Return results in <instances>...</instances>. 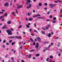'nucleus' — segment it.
Returning <instances> with one entry per match:
<instances>
[{"instance_id": "obj_50", "label": "nucleus", "mask_w": 62, "mask_h": 62, "mask_svg": "<svg viewBox=\"0 0 62 62\" xmlns=\"http://www.w3.org/2000/svg\"><path fill=\"white\" fill-rule=\"evenodd\" d=\"M34 41H37V40L36 39H35Z\"/></svg>"}, {"instance_id": "obj_56", "label": "nucleus", "mask_w": 62, "mask_h": 62, "mask_svg": "<svg viewBox=\"0 0 62 62\" xmlns=\"http://www.w3.org/2000/svg\"><path fill=\"white\" fill-rule=\"evenodd\" d=\"M54 2H55V3H58V2L56 1H54Z\"/></svg>"}, {"instance_id": "obj_28", "label": "nucleus", "mask_w": 62, "mask_h": 62, "mask_svg": "<svg viewBox=\"0 0 62 62\" xmlns=\"http://www.w3.org/2000/svg\"><path fill=\"white\" fill-rule=\"evenodd\" d=\"M30 40H31V41H32V42H33V39L32 38H31L30 39Z\"/></svg>"}, {"instance_id": "obj_36", "label": "nucleus", "mask_w": 62, "mask_h": 62, "mask_svg": "<svg viewBox=\"0 0 62 62\" xmlns=\"http://www.w3.org/2000/svg\"><path fill=\"white\" fill-rule=\"evenodd\" d=\"M38 18H40V19H43V18L40 17H38Z\"/></svg>"}, {"instance_id": "obj_7", "label": "nucleus", "mask_w": 62, "mask_h": 62, "mask_svg": "<svg viewBox=\"0 0 62 62\" xmlns=\"http://www.w3.org/2000/svg\"><path fill=\"white\" fill-rule=\"evenodd\" d=\"M37 39L38 41H39V42H40V41H41V39H40V38H39V37H38L37 38Z\"/></svg>"}, {"instance_id": "obj_26", "label": "nucleus", "mask_w": 62, "mask_h": 62, "mask_svg": "<svg viewBox=\"0 0 62 62\" xmlns=\"http://www.w3.org/2000/svg\"><path fill=\"white\" fill-rule=\"evenodd\" d=\"M31 4H29V8H31Z\"/></svg>"}, {"instance_id": "obj_61", "label": "nucleus", "mask_w": 62, "mask_h": 62, "mask_svg": "<svg viewBox=\"0 0 62 62\" xmlns=\"http://www.w3.org/2000/svg\"><path fill=\"white\" fill-rule=\"evenodd\" d=\"M43 58H41V60H43Z\"/></svg>"}, {"instance_id": "obj_25", "label": "nucleus", "mask_w": 62, "mask_h": 62, "mask_svg": "<svg viewBox=\"0 0 62 62\" xmlns=\"http://www.w3.org/2000/svg\"><path fill=\"white\" fill-rule=\"evenodd\" d=\"M42 33L44 34V35L45 34V32L44 31H42Z\"/></svg>"}, {"instance_id": "obj_59", "label": "nucleus", "mask_w": 62, "mask_h": 62, "mask_svg": "<svg viewBox=\"0 0 62 62\" xmlns=\"http://www.w3.org/2000/svg\"><path fill=\"white\" fill-rule=\"evenodd\" d=\"M58 37H56V38H55V39H58Z\"/></svg>"}, {"instance_id": "obj_60", "label": "nucleus", "mask_w": 62, "mask_h": 62, "mask_svg": "<svg viewBox=\"0 0 62 62\" xmlns=\"http://www.w3.org/2000/svg\"><path fill=\"white\" fill-rule=\"evenodd\" d=\"M56 53L57 54H59V52H56Z\"/></svg>"}, {"instance_id": "obj_44", "label": "nucleus", "mask_w": 62, "mask_h": 62, "mask_svg": "<svg viewBox=\"0 0 62 62\" xmlns=\"http://www.w3.org/2000/svg\"><path fill=\"white\" fill-rule=\"evenodd\" d=\"M14 43L13 42H12V45H14Z\"/></svg>"}, {"instance_id": "obj_45", "label": "nucleus", "mask_w": 62, "mask_h": 62, "mask_svg": "<svg viewBox=\"0 0 62 62\" xmlns=\"http://www.w3.org/2000/svg\"><path fill=\"white\" fill-rule=\"evenodd\" d=\"M58 2H60V3H61V2H62V1H60V0H57Z\"/></svg>"}, {"instance_id": "obj_43", "label": "nucleus", "mask_w": 62, "mask_h": 62, "mask_svg": "<svg viewBox=\"0 0 62 62\" xmlns=\"http://www.w3.org/2000/svg\"><path fill=\"white\" fill-rule=\"evenodd\" d=\"M50 11H48V12L47 13V14H50Z\"/></svg>"}, {"instance_id": "obj_55", "label": "nucleus", "mask_w": 62, "mask_h": 62, "mask_svg": "<svg viewBox=\"0 0 62 62\" xmlns=\"http://www.w3.org/2000/svg\"><path fill=\"white\" fill-rule=\"evenodd\" d=\"M1 11H3V12H4L5 11V10H1Z\"/></svg>"}, {"instance_id": "obj_3", "label": "nucleus", "mask_w": 62, "mask_h": 62, "mask_svg": "<svg viewBox=\"0 0 62 62\" xmlns=\"http://www.w3.org/2000/svg\"><path fill=\"white\" fill-rule=\"evenodd\" d=\"M46 35L47 37H48V38H50L51 37V33H49V34H48V33H47L46 34Z\"/></svg>"}, {"instance_id": "obj_20", "label": "nucleus", "mask_w": 62, "mask_h": 62, "mask_svg": "<svg viewBox=\"0 0 62 62\" xmlns=\"http://www.w3.org/2000/svg\"><path fill=\"white\" fill-rule=\"evenodd\" d=\"M35 44H36V42H35V41H34L33 43L32 44V45H35Z\"/></svg>"}, {"instance_id": "obj_15", "label": "nucleus", "mask_w": 62, "mask_h": 62, "mask_svg": "<svg viewBox=\"0 0 62 62\" xmlns=\"http://www.w3.org/2000/svg\"><path fill=\"white\" fill-rule=\"evenodd\" d=\"M22 7V5L21 6V5H19V6L18 7H17V8H20Z\"/></svg>"}, {"instance_id": "obj_11", "label": "nucleus", "mask_w": 62, "mask_h": 62, "mask_svg": "<svg viewBox=\"0 0 62 62\" xmlns=\"http://www.w3.org/2000/svg\"><path fill=\"white\" fill-rule=\"evenodd\" d=\"M7 16H8V14L7 13H5L3 15V16H5V17Z\"/></svg>"}, {"instance_id": "obj_9", "label": "nucleus", "mask_w": 62, "mask_h": 62, "mask_svg": "<svg viewBox=\"0 0 62 62\" xmlns=\"http://www.w3.org/2000/svg\"><path fill=\"white\" fill-rule=\"evenodd\" d=\"M39 43H36V47L37 48H38V47H39Z\"/></svg>"}, {"instance_id": "obj_19", "label": "nucleus", "mask_w": 62, "mask_h": 62, "mask_svg": "<svg viewBox=\"0 0 62 62\" xmlns=\"http://www.w3.org/2000/svg\"><path fill=\"white\" fill-rule=\"evenodd\" d=\"M43 43H45V44H47V43H49V42H43Z\"/></svg>"}, {"instance_id": "obj_49", "label": "nucleus", "mask_w": 62, "mask_h": 62, "mask_svg": "<svg viewBox=\"0 0 62 62\" xmlns=\"http://www.w3.org/2000/svg\"><path fill=\"white\" fill-rule=\"evenodd\" d=\"M2 18H3V16H1L0 17V19H2Z\"/></svg>"}, {"instance_id": "obj_40", "label": "nucleus", "mask_w": 62, "mask_h": 62, "mask_svg": "<svg viewBox=\"0 0 62 62\" xmlns=\"http://www.w3.org/2000/svg\"><path fill=\"white\" fill-rule=\"evenodd\" d=\"M26 26H27V27L28 28L29 27V26L27 25H26Z\"/></svg>"}, {"instance_id": "obj_30", "label": "nucleus", "mask_w": 62, "mask_h": 62, "mask_svg": "<svg viewBox=\"0 0 62 62\" xmlns=\"http://www.w3.org/2000/svg\"><path fill=\"white\" fill-rule=\"evenodd\" d=\"M56 17H54V18H53V20H56Z\"/></svg>"}, {"instance_id": "obj_22", "label": "nucleus", "mask_w": 62, "mask_h": 62, "mask_svg": "<svg viewBox=\"0 0 62 62\" xmlns=\"http://www.w3.org/2000/svg\"><path fill=\"white\" fill-rule=\"evenodd\" d=\"M31 54H30L29 55V56L28 57V58H31Z\"/></svg>"}, {"instance_id": "obj_48", "label": "nucleus", "mask_w": 62, "mask_h": 62, "mask_svg": "<svg viewBox=\"0 0 62 62\" xmlns=\"http://www.w3.org/2000/svg\"><path fill=\"white\" fill-rule=\"evenodd\" d=\"M2 47H4V48H5V45H3L2 46Z\"/></svg>"}, {"instance_id": "obj_1", "label": "nucleus", "mask_w": 62, "mask_h": 62, "mask_svg": "<svg viewBox=\"0 0 62 62\" xmlns=\"http://www.w3.org/2000/svg\"><path fill=\"white\" fill-rule=\"evenodd\" d=\"M6 32L7 33H8V35H11L12 33H11V31L10 30H6Z\"/></svg>"}, {"instance_id": "obj_17", "label": "nucleus", "mask_w": 62, "mask_h": 62, "mask_svg": "<svg viewBox=\"0 0 62 62\" xmlns=\"http://www.w3.org/2000/svg\"><path fill=\"white\" fill-rule=\"evenodd\" d=\"M39 6L40 7H41L42 6V4H41V3H39Z\"/></svg>"}, {"instance_id": "obj_39", "label": "nucleus", "mask_w": 62, "mask_h": 62, "mask_svg": "<svg viewBox=\"0 0 62 62\" xmlns=\"http://www.w3.org/2000/svg\"><path fill=\"white\" fill-rule=\"evenodd\" d=\"M22 27V26L21 25V26H19L18 27V28H21Z\"/></svg>"}, {"instance_id": "obj_63", "label": "nucleus", "mask_w": 62, "mask_h": 62, "mask_svg": "<svg viewBox=\"0 0 62 62\" xmlns=\"http://www.w3.org/2000/svg\"><path fill=\"white\" fill-rule=\"evenodd\" d=\"M11 30L13 31V29H12V28H11Z\"/></svg>"}, {"instance_id": "obj_21", "label": "nucleus", "mask_w": 62, "mask_h": 62, "mask_svg": "<svg viewBox=\"0 0 62 62\" xmlns=\"http://www.w3.org/2000/svg\"><path fill=\"white\" fill-rule=\"evenodd\" d=\"M56 21H54V20L52 22V23H56Z\"/></svg>"}, {"instance_id": "obj_47", "label": "nucleus", "mask_w": 62, "mask_h": 62, "mask_svg": "<svg viewBox=\"0 0 62 62\" xmlns=\"http://www.w3.org/2000/svg\"><path fill=\"white\" fill-rule=\"evenodd\" d=\"M51 45H49V46L48 47V48H49L50 47H51Z\"/></svg>"}, {"instance_id": "obj_16", "label": "nucleus", "mask_w": 62, "mask_h": 62, "mask_svg": "<svg viewBox=\"0 0 62 62\" xmlns=\"http://www.w3.org/2000/svg\"><path fill=\"white\" fill-rule=\"evenodd\" d=\"M49 57L50 58L52 59V58H53V56L52 55H51L49 56Z\"/></svg>"}, {"instance_id": "obj_38", "label": "nucleus", "mask_w": 62, "mask_h": 62, "mask_svg": "<svg viewBox=\"0 0 62 62\" xmlns=\"http://www.w3.org/2000/svg\"><path fill=\"white\" fill-rule=\"evenodd\" d=\"M5 28V27H3L2 28V29H4Z\"/></svg>"}, {"instance_id": "obj_24", "label": "nucleus", "mask_w": 62, "mask_h": 62, "mask_svg": "<svg viewBox=\"0 0 62 62\" xmlns=\"http://www.w3.org/2000/svg\"><path fill=\"white\" fill-rule=\"evenodd\" d=\"M39 54H37L36 55V56H39Z\"/></svg>"}, {"instance_id": "obj_18", "label": "nucleus", "mask_w": 62, "mask_h": 62, "mask_svg": "<svg viewBox=\"0 0 62 62\" xmlns=\"http://www.w3.org/2000/svg\"><path fill=\"white\" fill-rule=\"evenodd\" d=\"M11 59L12 60V61H14V57H11Z\"/></svg>"}, {"instance_id": "obj_51", "label": "nucleus", "mask_w": 62, "mask_h": 62, "mask_svg": "<svg viewBox=\"0 0 62 62\" xmlns=\"http://www.w3.org/2000/svg\"><path fill=\"white\" fill-rule=\"evenodd\" d=\"M46 21H50V20H48V19H47L46 20Z\"/></svg>"}, {"instance_id": "obj_42", "label": "nucleus", "mask_w": 62, "mask_h": 62, "mask_svg": "<svg viewBox=\"0 0 62 62\" xmlns=\"http://www.w3.org/2000/svg\"><path fill=\"white\" fill-rule=\"evenodd\" d=\"M29 31H30L31 32V31H32V29H29Z\"/></svg>"}, {"instance_id": "obj_2", "label": "nucleus", "mask_w": 62, "mask_h": 62, "mask_svg": "<svg viewBox=\"0 0 62 62\" xmlns=\"http://www.w3.org/2000/svg\"><path fill=\"white\" fill-rule=\"evenodd\" d=\"M56 4H50L49 5V6H50L51 8H53L54 7V6H55L56 5Z\"/></svg>"}, {"instance_id": "obj_57", "label": "nucleus", "mask_w": 62, "mask_h": 62, "mask_svg": "<svg viewBox=\"0 0 62 62\" xmlns=\"http://www.w3.org/2000/svg\"><path fill=\"white\" fill-rule=\"evenodd\" d=\"M23 34H25V32H23Z\"/></svg>"}, {"instance_id": "obj_27", "label": "nucleus", "mask_w": 62, "mask_h": 62, "mask_svg": "<svg viewBox=\"0 0 62 62\" xmlns=\"http://www.w3.org/2000/svg\"><path fill=\"white\" fill-rule=\"evenodd\" d=\"M37 23V22H36L34 24V25L35 27L37 26V25H36V24Z\"/></svg>"}, {"instance_id": "obj_62", "label": "nucleus", "mask_w": 62, "mask_h": 62, "mask_svg": "<svg viewBox=\"0 0 62 62\" xmlns=\"http://www.w3.org/2000/svg\"><path fill=\"white\" fill-rule=\"evenodd\" d=\"M31 36H34V34H31Z\"/></svg>"}, {"instance_id": "obj_6", "label": "nucleus", "mask_w": 62, "mask_h": 62, "mask_svg": "<svg viewBox=\"0 0 62 62\" xmlns=\"http://www.w3.org/2000/svg\"><path fill=\"white\" fill-rule=\"evenodd\" d=\"M16 38L18 39H22V37L21 36H19L18 37L16 36Z\"/></svg>"}, {"instance_id": "obj_41", "label": "nucleus", "mask_w": 62, "mask_h": 62, "mask_svg": "<svg viewBox=\"0 0 62 62\" xmlns=\"http://www.w3.org/2000/svg\"><path fill=\"white\" fill-rule=\"evenodd\" d=\"M61 52H60V54H58V56H60V55H61Z\"/></svg>"}, {"instance_id": "obj_32", "label": "nucleus", "mask_w": 62, "mask_h": 62, "mask_svg": "<svg viewBox=\"0 0 62 62\" xmlns=\"http://www.w3.org/2000/svg\"><path fill=\"white\" fill-rule=\"evenodd\" d=\"M34 50L33 49H31V50L30 52H34Z\"/></svg>"}, {"instance_id": "obj_54", "label": "nucleus", "mask_w": 62, "mask_h": 62, "mask_svg": "<svg viewBox=\"0 0 62 62\" xmlns=\"http://www.w3.org/2000/svg\"><path fill=\"white\" fill-rule=\"evenodd\" d=\"M33 13H35V10H33Z\"/></svg>"}, {"instance_id": "obj_46", "label": "nucleus", "mask_w": 62, "mask_h": 62, "mask_svg": "<svg viewBox=\"0 0 62 62\" xmlns=\"http://www.w3.org/2000/svg\"><path fill=\"white\" fill-rule=\"evenodd\" d=\"M3 43H5L6 42V41H5V40H4L3 41Z\"/></svg>"}, {"instance_id": "obj_5", "label": "nucleus", "mask_w": 62, "mask_h": 62, "mask_svg": "<svg viewBox=\"0 0 62 62\" xmlns=\"http://www.w3.org/2000/svg\"><path fill=\"white\" fill-rule=\"evenodd\" d=\"M51 27V26L50 25H48L47 26H46V29H47L48 30V29H49V27Z\"/></svg>"}, {"instance_id": "obj_58", "label": "nucleus", "mask_w": 62, "mask_h": 62, "mask_svg": "<svg viewBox=\"0 0 62 62\" xmlns=\"http://www.w3.org/2000/svg\"><path fill=\"white\" fill-rule=\"evenodd\" d=\"M6 44L7 45H9V44L8 43H6Z\"/></svg>"}, {"instance_id": "obj_53", "label": "nucleus", "mask_w": 62, "mask_h": 62, "mask_svg": "<svg viewBox=\"0 0 62 62\" xmlns=\"http://www.w3.org/2000/svg\"><path fill=\"white\" fill-rule=\"evenodd\" d=\"M0 14H3V12H0Z\"/></svg>"}, {"instance_id": "obj_29", "label": "nucleus", "mask_w": 62, "mask_h": 62, "mask_svg": "<svg viewBox=\"0 0 62 62\" xmlns=\"http://www.w3.org/2000/svg\"><path fill=\"white\" fill-rule=\"evenodd\" d=\"M49 58H48L46 59V61H48L49 60Z\"/></svg>"}, {"instance_id": "obj_33", "label": "nucleus", "mask_w": 62, "mask_h": 62, "mask_svg": "<svg viewBox=\"0 0 62 62\" xmlns=\"http://www.w3.org/2000/svg\"><path fill=\"white\" fill-rule=\"evenodd\" d=\"M52 17H53L52 15H51L50 16H49L50 18H52Z\"/></svg>"}, {"instance_id": "obj_64", "label": "nucleus", "mask_w": 62, "mask_h": 62, "mask_svg": "<svg viewBox=\"0 0 62 62\" xmlns=\"http://www.w3.org/2000/svg\"><path fill=\"white\" fill-rule=\"evenodd\" d=\"M60 17H62V15H61L60 16H59Z\"/></svg>"}, {"instance_id": "obj_35", "label": "nucleus", "mask_w": 62, "mask_h": 62, "mask_svg": "<svg viewBox=\"0 0 62 62\" xmlns=\"http://www.w3.org/2000/svg\"><path fill=\"white\" fill-rule=\"evenodd\" d=\"M47 3H45L44 5V6H47Z\"/></svg>"}, {"instance_id": "obj_34", "label": "nucleus", "mask_w": 62, "mask_h": 62, "mask_svg": "<svg viewBox=\"0 0 62 62\" xmlns=\"http://www.w3.org/2000/svg\"><path fill=\"white\" fill-rule=\"evenodd\" d=\"M22 49V46H21L19 48V49H20V50H21V49Z\"/></svg>"}, {"instance_id": "obj_10", "label": "nucleus", "mask_w": 62, "mask_h": 62, "mask_svg": "<svg viewBox=\"0 0 62 62\" xmlns=\"http://www.w3.org/2000/svg\"><path fill=\"white\" fill-rule=\"evenodd\" d=\"M40 15L39 14H38L37 15H35L33 16V17H37V16H40Z\"/></svg>"}, {"instance_id": "obj_12", "label": "nucleus", "mask_w": 62, "mask_h": 62, "mask_svg": "<svg viewBox=\"0 0 62 62\" xmlns=\"http://www.w3.org/2000/svg\"><path fill=\"white\" fill-rule=\"evenodd\" d=\"M28 20L29 21H31L33 20V19L31 18H29Z\"/></svg>"}, {"instance_id": "obj_23", "label": "nucleus", "mask_w": 62, "mask_h": 62, "mask_svg": "<svg viewBox=\"0 0 62 62\" xmlns=\"http://www.w3.org/2000/svg\"><path fill=\"white\" fill-rule=\"evenodd\" d=\"M27 2L28 3H30L31 2V1L30 0H27Z\"/></svg>"}, {"instance_id": "obj_14", "label": "nucleus", "mask_w": 62, "mask_h": 62, "mask_svg": "<svg viewBox=\"0 0 62 62\" xmlns=\"http://www.w3.org/2000/svg\"><path fill=\"white\" fill-rule=\"evenodd\" d=\"M10 39H14V38H16V36H11L10 37Z\"/></svg>"}, {"instance_id": "obj_13", "label": "nucleus", "mask_w": 62, "mask_h": 62, "mask_svg": "<svg viewBox=\"0 0 62 62\" xmlns=\"http://www.w3.org/2000/svg\"><path fill=\"white\" fill-rule=\"evenodd\" d=\"M7 24H10V23H11V21H8L7 23Z\"/></svg>"}, {"instance_id": "obj_8", "label": "nucleus", "mask_w": 62, "mask_h": 62, "mask_svg": "<svg viewBox=\"0 0 62 62\" xmlns=\"http://www.w3.org/2000/svg\"><path fill=\"white\" fill-rule=\"evenodd\" d=\"M44 48L46 50H50V49H49V48L48 47H44Z\"/></svg>"}, {"instance_id": "obj_52", "label": "nucleus", "mask_w": 62, "mask_h": 62, "mask_svg": "<svg viewBox=\"0 0 62 62\" xmlns=\"http://www.w3.org/2000/svg\"><path fill=\"white\" fill-rule=\"evenodd\" d=\"M14 14V12H13L12 13V15H13Z\"/></svg>"}, {"instance_id": "obj_31", "label": "nucleus", "mask_w": 62, "mask_h": 62, "mask_svg": "<svg viewBox=\"0 0 62 62\" xmlns=\"http://www.w3.org/2000/svg\"><path fill=\"white\" fill-rule=\"evenodd\" d=\"M34 31L35 32H36V33H38V31H37L36 30H35Z\"/></svg>"}, {"instance_id": "obj_4", "label": "nucleus", "mask_w": 62, "mask_h": 62, "mask_svg": "<svg viewBox=\"0 0 62 62\" xmlns=\"http://www.w3.org/2000/svg\"><path fill=\"white\" fill-rule=\"evenodd\" d=\"M4 6L5 7H8L9 6V5L8 3V2H6L5 3Z\"/></svg>"}, {"instance_id": "obj_37", "label": "nucleus", "mask_w": 62, "mask_h": 62, "mask_svg": "<svg viewBox=\"0 0 62 62\" xmlns=\"http://www.w3.org/2000/svg\"><path fill=\"white\" fill-rule=\"evenodd\" d=\"M12 41V40H10L9 41V43H11Z\"/></svg>"}]
</instances>
